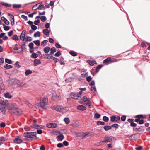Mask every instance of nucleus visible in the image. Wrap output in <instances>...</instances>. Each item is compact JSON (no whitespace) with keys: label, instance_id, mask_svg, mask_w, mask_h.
Returning a JSON list of instances; mask_svg holds the SVG:
<instances>
[{"label":"nucleus","instance_id":"2eb2a0df","mask_svg":"<svg viewBox=\"0 0 150 150\" xmlns=\"http://www.w3.org/2000/svg\"><path fill=\"white\" fill-rule=\"evenodd\" d=\"M71 97L73 98L76 99L78 97L77 93H71L70 94Z\"/></svg>","mask_w":150,"mask_h":150},{"label":"nucleus","instance_id":"2f4dec72","mask_svg":"<svg viewBox=\"0 0 150 150\" xmlns=\"http://www.w3.org/2000/svg\"><path fill=\"white\" fill-rule=\"evenodd\" d=\"M110 57L107 58L106 59L103 60V63H110Z\"/></svg>","mask_w":150,"mask_h":150},{"label":"nucleus","instance_id":"680f3d73","mask_svg":"<svg viewBox=\"0 0 150 150\" xmlns=\"http://www.w3.org/2000/svg\"><path fill=\"white\" fill-rule=\"evenodd\" d=\"M126 117L125 116H123L121 117V120L122 121H124L126 119Z\"/></svg>","mask_w":150,"mask_h":150},{"label":"nucleus","instance_id":"393cba45","mask_svg":"<svg viewBox=\"0 0 150 150\" xmlns=\"http://www.w3.org/2000/svg\"><path fill=\"white\" fill-rule=\"evenodd\" d=\"M50 50V54H53L55 52H56V49H55V47H53Z\"/></svg>","mask_w":150,"mask_h":150},{"label":"nucleus","instance_id":"603ef678","mask_svg":"<svg viewBox=\"0 0 150 150\" xmlns=\"http://www.w3.org/2000/svg\"><path fill=\"white\" fill-rule=\"evenodd\" d=\"M100 115L98 113H96L94 116L95 118H99L100 117Z\"/></svg>","mask_w":150,"mask_h":150},{"label":"nucleus","instance_id":"4d7b16f0","mask_svg":"<svg viewBox=\"0 0 150 150\" xmlns=\"http://www.w3.org/2000/svg\"><path fill=\"white\" fill-rule=\"evenodd\" d=\"M115 118H116V117H115V116H112L110 117V120L112 122H113L115 120Z\"/></svg>","mask_w":150,"mask_h":150},{"label":"nucleus","instance_id":"f704fd0d","mask_svg":"<svg viewBox=\"0 0 150 150\" xmlns=\"http://www.w3.org/2000/svg\"><path fill=\"white\" fill-rule=\"evenodd\" d=\"M40 32L38 31L34 33V36L35 37H40Z\"/></svg>","mask_w":150,"mask_h":150},{"label":"nucleus","instance_id":"79ce46f5","mask_svg":"<svg viewBox=\"0 0 150 150\" xmlns=\"http://www.w3.org/2000/svg\"><path fill=\"white\" fill-rule=\"evenodd\" d=\"M37 4L34 5L32 8V9L33 10H36L37 9H38V4Z\"/></svg>","mask_w":150,"mask_h":150},{"label":"nucleus","instance_id":"473e14b6","mask_svg":"<svg viewBox=\"0 0 150 150\" xmlns=\"http://www.w3.org/2000/svg\"><path fill=\"white\" fill-rule=\"evenodd\" d=\"M11 23L12 25H13L14 24V19L13 16H11Z\"/></svg>","mask_w":150,"mask_h":150},{"label":"nucleus","instance_id":"1a4fd4ad","mask_svg":"<svg viewBox=\"0 0 150 150\" xmlns=\"http://www.w3.org/2000/svg\"><path fill=\"white\" fill-rule=\"evenodd\" d=\"M61 107H62L58 105H53L51 107V108L57 111L61 112Z\"/></svg>","mask_w":150,"mask_h":150},{"label":"nucleus","instance_id":"e2e57ef3","mask_svg":"<svg viewBox=\"0 0 150 150\" xmlns=\"http://www.w3.org/2000/svg\"><path fill=\"white\" fill-rule=\"evenodd\" d=\"M13 32L12 30L9 31L8 33V35L9 36H11L13 35Z\"/></svg>","mask_w":150,"mask_h":150},{"label":"nucleus","instance_id":"bf43d9fd","mask_svg":"<svg viewBox=\"0 0 150 150\" xmlns=\"http://www.w3.org/2000/svg\"><path fill=\"white\" fill-rule=\"evenodd\" d=\"M91 91H93V90L95 92L96 91V89L95 86H91Z\"/></svg>","mask_w":150,"mask_h":150},{"label":"nucleus","instance_id":"09e8293b","mask_svg":"<svg viewBox=\"0 0 150 150\" xmlns=\"http://www.w3.org/2000/svg\"><path fill=\"white\" fill-rule=\"evenodd\" d=\"M39 5L38 6V9L39 10H41V9L43 8L44 7V6L43 5H41V4H39Z\"/></svg>","mask_w":150,"mask_h":150},{"label":"nucleus","instance_id":"aec40b11","mask_svg":"<svg viewBox=\"0 0 150 150\" xmlns=\"http://www.w3.org/2000/svg\"><path fill=\"white\" fill-rule=\"evenodd\" d=\"M43 32L45 35H48L50 33V31L47 29H44L43 30Z\"/></svg>","mask_w":150,"mask_h":150},{"label":"nucleus","instance_id":"7c9ffc66","mask_svg":"<svg viewBox=\"0 0 150 150\" xmlns=\"http://www.w3.org/2000/svg\"><path fill=\"white\" fill-rule=\"evenodd\" d=\"M4 96L6 98H11V96L8 93H7L4 94Z\"/></svg>","mask_w":150,"mask_h":150},{"label":"nucleus","instance_id":"5701e85b","mask_svg":"<svg viewBox=\"0 0 150 150\" xmlns=\"http://www.w3.org/2000/svg\"><path fill=\"white\" fill-rule=\"evenodd\" d=\"M57 139L58 141H61L63 140L64 138V137L63 135L61 134L58 135L57 137Z\"/></svg>","mask_w":150,"mask_h":150},{"label":"nucleus","instance_id":"49530a36","mask_svg":"<svg viewBox=\"0 0 150 150\" xmlns=\"http://www.w3.org/2000/svg\"><path fill=\"white\" fill-rule=\"evenodd\" d=\"M103 120L105 122H108L109 120L108 117L106 116H104L103 117Z\"/></svg>","mask_w":150,"mask_h":150},{"label":"nucleus","instance_id":"a211bd4d","mask_svg":"<svg viewBox=\"0 0 150 150\" xmlns=\"http://www.w3.org/2000/svg\"><path fill=\"white\" fill-rule=\"evenodd\" d=\"M7 140V139H6L3 137H0V146L4 142Z\"/></svg>","mask_w":150,"mask_h":150},{"label":"nucleus","instance_id":"de8ad7c7","mask_svg":"<svg viewBox=\"0 0 150 150\" xmlns=\"http://www.w3.org/2000/svg\"><path fill=\"white\" fill-rule=\"evenodd\" d=\"M31 28L33 30H35L37 29V27L33 24L31 26Z\"/></svg>","mask_w":150,"mask_h":150},{"label":"nucleus","instance_id":"9d476101","mask_svg":"<svg viewBox=\"0 0 150 150\" xmlns=\"http://www.w3.org/2000/svg\"><path fill=\"white\" fill-rule=\"evenodd\" d=\"M6 104L5 105H0V110L1 113L5 115L6 114V111L5 110Z\"/></svg>","mask_w":150,"mask_h":150},{"label":"nucleus","instance_id":"f03ea898","mask_svg":"<svg viewBox=\"0 0 150 150\" xmlns=\"http://www.w3.org/2000/svg\"><path fill=\"white\" fill-rule=\"evenodd\" d=\"M74 134L78 137L79 139H82L86 138L87 137L91 136H93V134L92 132H86L84 133L83 132L77 133L75 132Z\"/></svg>","mask_w":150,"mask_h":150},{"label":"nucleus","instance_id":"69168bd1","mask_svg":"<svg viewBox=\"0 0 150 150\" xmlns=\"http://www.w3.org/2000/svg\"><path fill=\"white\" fill-rule=\"evenodd\" d=\"M49 42L50 43H53L54 42V40L53 39H52V38H49Z\"/></svg>","mask_w":150,"mask_h":150},{"label":"nucleus","instance_id":"bb28decb","mask_svg":"<svg viewBox=\"0 0 150 150\" xmlns=\"http://www.w3.org/2000/svg\"><path fill=\"white\" fill-rule=\"evenodd\" d=\"M4 67L7 69H9L12 68L13 67V66L11 65H9L8 64H6L4 66Z\"/></svg>","mask_w":150,"mask_h":150},{"label":"nucleus","instance_id":"dca6fc26","mask_svg":"<svg viewBox=\"0 0 150 150\" xmlns=\"http://www.w3.org/2000/svg\"><path fill=\"white\" fill-rule=\"evenodd\" d=\"M1 19L4 23L7 25L9 24V21L7 20L4 17L2 16L1 17Z\"/></svg>","mask_w":150,"mask_h":150},{"label":"nucleus","instance_id":"423d86ee","mask_svg":"<svg viewBox=\"0 0 150 150\" xmlns=\"http://www.w3.org/2000/svg\"><path fill=\"white\" fill-rule=\"evenodd\" d=\"M114 138L111 137H107L104 138V141H102L100 142V144H103L104 142L107 143L108 142H112L114 141Z\"/></svg>","mask_w":150,"mask_h":150},{"label":"nucleus","instance_id":"9b49d317","mask_svg":"<svg viewBox=\"0 0 150 150\" xmlns=\"http://www.w3.org/2000/svg\"><path fill=\"white\" fill-rule=\"evenodd\" d=\"M32 127L38 129H42L44 128V126L42 125H36L35 124H33L31 126Z\"/></svg>","mask_w":150,"mask_h":150},{"label":"nucleus","instance_id":"e433bc0d","mask_svg":"<svg viewBox=\"0 0 150 150\" xmlns=\"http://www.w3.org/2000/svg\"><path fill=\"white\" fill-rule=\"evenodd\" d=\"M102 67V66L101 65H99L97 66L96 69V72H98L99 71V69H100Z\"/></svg>","mask_w":150,"mask_h":150},{"label":"nucleus","instance_id":"39448f33","mask_svg":"<svg viewBox=\"0 0 150 150\" xmlns=\"http://www.w3.org/2000/svg\"><path fill=\"white\" fill-rule=\"evenodd\" d=\"M48 99L47 98H43L41 102L40 103V105L41 107L44 109H46L47 108L46 106L47 105Z\"/></svg>","mask_w":150,"mask_h":150},{"label":"nucleus","instance_id":"6e6552de","mask_svg":"<svg viewBox=\"0 0 150 150\" xmlns=\"http://www.w3.org/2000/svg\"><path fill=\"white\" fill-rule=\"evenodd\" d=\"M23 140L21 138L20 136H17L15 137V139L13 140L14 143L17 144H19L21 143Z\"/></svg>","mask_w":150,"mask_h":150},{"label":"nucleus","instance_id":"052dcab7","mask_svg":"<svg viewBox=\"0 0 150 150\" xmlns=\"http://www.w3.org/2000/svg\"><path fill=\"white\" fill-rule=\"evenodd\" d=\"M110 62H115L116 59L114 58H112L111 57H110Z\"/></svg>","mask_w":150,"mask_h":150},{"label":"nucleus","instance_id":"cd10ccee","mask_svg":"<svg viewBox=\"0 0 150 150\" xmlns=\"http://www.w3.org/2000/svg\"><path fill=\"white\" fill-rule=\"evenodd\" d=\"M2 25L3 26V28L5 30L8 31L10 29V27L9 26L5 25L4 24Z\"/></svg>","mask_w":150,"mask_h":150},{"label":"nucleus","instance_id":"a878e982","mask_svg":"<svg viewBox=\"0 0 150 150\" xmlns=\"http://www.w3.org/2000/svg\"><path fill=\"white\" fill-rule=\"evenodd\" d=\"M38 56V55L37 54L35 53H33L32 55L31 56V57L32 58H37Z\"/></svg>","mask_w":150,"mask_h":150},{"label":"nucleus","instance_id":"a19ab883","mask_svg":"<svg viewBox=\"0 0 150 150\" xmlns=\"http://www.w3.org/2000/svg\"><path fill=\"white\" fill-rule=\"evenodd\" d=\"M5 60L6 62L8 64H11L12 63V61L10 59H5Z\"/></svg>","mask_w":150,"mask_h":150},{"label":"nucleus","instance_id":"338daca9","mask_svg":"<svg viewBox=\"0 0 150 150\" xmlns=\"http://www.w3.org/2000/svg\"><path fill=\"white\" fill-rule=\"evenodd\" d=\"M30 25H31H31H32L33 24V23L32 21H29L28 22H27Z\"/></svg>","mask_w":150,"mask_h":150},{"label":"nucleus","instance_id":"412c9836","mask_svg":"<svg viewBox=\"0 0 150 150\" xmlns=\"http://www.w3.org/2000/svg\"><path fill=\"white\" fill-rule=\"evenodd\" d=\"M87 62L88 63V64L91 66H93L95 64H96V62L95 60H88Z\"/></svg>","mask_w":150,"mask_h":150},{"label":"nucleus","instance_id":"3c124183","mask_svg":"<svg viewBox=\"0 0 150 150\" xmlns=\"http://www.w3.org/2000/svg\"><path fill=\"white\" fill-rule=\"evenodd\" d=\"M21 17L23 18L25 20H28V18L26 16H25L24 15H22L21 16Z\"/></svg>","mask_w":150,"mask_h":150},{"label":"nucleus","instance_id":"6ab92c4d","mask_svg":"<svg viewBox=\"0 0 150 150\" xmlns=\"http://www.w3.org/2000/svg\"><path fill=\"white\" fill-rule=\"evenodd\" d=\"M0 88L2 90H4V86L2 83V79L1 77H0Z\"/></svg>","mask_w":150,"mask_h":150},{"label":"nucleus","instance_id":"13d9d810","mask_svg":"<svg viewBox=\"0 0 150 150\" xmlns=\"http://www.w3.org/2000/svg\"><path fill=\"white\" fill-rule=\"evenodd\" d=\"M33 45L34 44L32 42L30 43L29 44V47L30 48H33Z\"/></svg>","mask_w":150,"mask_h":150},{"label":"nucleus","instance_id":"8fccbe9b","mask_svg":"<svg viewBox=\"0 0 150 150\" xmlns=\"http://www.w3.org/2000/svg\"><path fill=\"white\" fill-rule=\"evenodd\" d=\"M21 6V5H20L14 4L13 5V7L14 8H19Z\"/></svg>","mask_w":150,"mask_h":150},{"label":"nucleus","instance_id":"f3484780","mask_svg":"<svg viewBox=\"0 0 150 150\" xmlns=\"http://www.w3.org/2000/svg\"><path fill=\"white\" fill-rule=\"evenodd\" d=\"M41 64V62L40 60L35 59L34 60L33 62L34 65L35 66H36L38 65Z\"/></svg>","mask_w":150,"mask_h":150},{"label":"nucleus","instance_id":"c9c22d12","mask_svg":"<svg viewBox=\"0 0 150 150\" xmlns=\"http://www.w3.org/2000/svg\"><path fill=\"white\" fill-rule=\"evenodd\" d=\"M97 125H105V123L101 121H97Z\"/></svg>","mask_w":150,"mask_h":150},{"label":"nucleus","instance_id":"a18cd8bd","mask_svg":"<svg viewBox=\"0 0 150 150\" xmlns=\"http://www.w3.org/2000/svg\"><path fill=\"white\" fill-rule=\"evenodd\" d=\"M61 54L60 51H58L55 54L56 57H59L61 55Z\"/></svg>","mask_w":150,"mask_h":150},{"label":"nucleus","instance_id":"5fc2aeb1","mask_svg":"<svg viewBox=\"0 0 150 150\" xmlns=\"http://www.w3.org/2000/svg\"><path fill=\"white\" fill-rule=\"evenodd\" d=\"M40 20H35L34 21V24L35 25H38V24L40 23Z\"/></svg>","mask_w":150,"mask_h":150},{"label":"nucleus","instance_id":"864d4df0","mask_svg":"<svg viewBox=\"0 0 150 150\" xmlns=\"http://www.w3.org/2000/svg\"><path fill=\"white\" fill-rule=\"evenodd\" d=\"M64 146L63 144L62 143H59L57 144V147H62Z\"/></svg>","mask_w":150,"mask_h":150},{"label":"nucleus","instance_id":"b1692460","mask_svg":"<svg viewBox=\"0 0 150 150\" xmlns=\"http://www.w3.org/2000/svg\"><path fill=\"white\" fill-rule=\"evenodd\" d=\"M32 73V71L29 69H28L26 70L25 72V74L26 76H27L31 74Z\"/></svg>","mask_w":150,"mask_h":150},{"label":"nucleus","instance_id":"c756f323","mask_svg":"<svg viewBox=\"0 0 150 150\" xmlns=\"http://www.w3.org/2000/svg\"><path fill=\"white\" fill-rule=\"evenodd\" d=\"M64 121L65 122V123L67 124H68L70 122L69 119L68 117L64 118Z\"/></svg>","mask_w":150,"mask_h":150},{"label":"nucleus","instance_id":"0e129e2a","mask_svg":"<svg viewBox=\"0 0 150 150\" xmlns=\"http://www.w3.org/2000/svg\"><path fill=\"white\" fill-rule=\"evenodd\" d=\"M47 127L49 128H52V123L47 124Z\"/></svg>","mask_w":150,"mask_h":150},{"label":"nucleus","instance_id":"f8f14e48","mask_svg":"<svg viewBox=\"0 0 150 150\" xmlns=\"http://www.w3.org/2000/svg\"><path fill=\"white\" fill-rule=\"evenodd\" d=\"M77 108L78 110L81 111H84L86 109V107L85 106L82 105H78L77 107Z\"/></svg>","mask_w":150,"mask_h":150},{"label":"nucleus","instance_id":"6e6d98bb","mask_svg":"<svg viewBox=\"0 0 150 150\" xmlns=\"http://www.w3.org/2000/svg\"><path fill=\"white\" fill-rule=\"evenodd\" d=\"M52 128H56L57 127V125L55 123H52Z\"/></svg>","mask_w":150,"mask_h":150},{"label":"nucleus","instance_id":"20e7f679","mask_svg":"<svg viewBox=\"0 0 150 150\" xmlns=\"http://www.w3.org/2000/svg\"><path fill=\"white\" fill-rule=\"evenodd\" d=\"M52 94L51 99L52 100L58 101L60 100L61 97L59 93H57L56 91H52Z\"/></svg>","mask_w":150,"mask_h":150},{"label":"nucleus","instance_id":"c03bdc74","mask_svg":"<svg viewBox=\"0 0 150 150\" xmlns=\"http://www.w3.org/2000/svg\"><path fill=\"white\" fill-rule=\"evenodd\" d=\"M70 54L72 55L75 56L77 55V53L74 51H70Z\"/></svg>","mask_w":150,"mask_h":150},{"label":"nucleus","instance_id":"37998d69","mask_svg":"<svg viewBox=\"0 0 150 150\" xmlns=\"http://www.w3.org/2000/svg\"><path fill=\"white\" fill-rule=\"evenodd\" d=\"M18 84L21 87H26V84H24L23 85H22V83H21L19 81H18Z\"/></svg>","mask_w":150,"mask_h":150},{"label":"nucleus","instance_id":"f257e3e1","mask_svg":"<svg viewBox=\"0 0 150 150\" xmlns=\"http://www.w3.org/2000/svg\"><path fill=\"white\" fill-rule=\"evenodd\" d=\"M6 106L8 112L11 114L20 115L22 113V110L18 108L16 105L15 103H7L6 104Z\"/></svg>","mask_w":150,"mask_h":150},{"label":"nucleus","instance_id":"ddd939ff","mask_svg":"<svg viewBox=\"0 0 150 150\" xmlns=\"http://www.w3.org/2000/svg\"><path fill=\"white\" fill-rule=\"evenodd\" d=\"M69 110V108L68 107H62L61 112L65 113L67 112H68Z\"/></svg>","mask_w":150,"mask_h":150},{"label":"nucleus","instance_id":"c85d7f7f","mask_svg":"<svg viewBox=\"0 0 150 150\" xmlns=\"http://www.w3.org/2000/svg\"><path fill=\"white\" fill-rule=\"evenodd\" d=\"M48 41L47 40H45L42 42L41 45L42 47L45 46L47 43Z\"/></svg>","mask_w":150,"mask_h":150},{"label":"nucleus","instance_id":"7ed1b4c3","mask_svg":"<svg viewBox=\"0 0 150 150\" xmlns=\"http://www.w3.org/2000/svg\"><path fill=\"white\" fill-rule=\"evenodd\" d=\"M36 133L35 132H28L25 133L24 136L25 139L30 141L34 139H35L36 137Z\"/></svg>","mask_w":150,"mask_h":150},{"label":"nucleus","instance_id":"4c0bfd02","mask_svg":"<svg viewBox=\"0 0 150 150\" xmlns=\"http://www.w3.org/2000/svg\"><path fill=\"white\" fill-rule=\"evenodd\" d=\"M34 43L36 44V45L38 46H39L40 45V41L37 40L34 41Z\"/></svg>","mask_w":150,"mask_h":150},{"label":"nucleus","instance_id":"58836bf2","mask_svg":"<svg viewBox=\"0 0 150 150\" xmlns=\"http://www.w3.org/2000/svg\"><path fill=\"white\" fill-rule=\"evenodd\" d=\"M103 128L105 131H108L111 128V127L109 126H105L103 127Z\"/></svg>","mask_w":150,"mask_h":150},{"label":"nucleus","instance_id":"4be33fe9","mask_svg":"<svg viewBox=\"0 0 150 150\" xmlns=\"http://www.w3.org/2000/svg\"><path fill=\"white\" fill-rule=\"evenodd\" d=\"M50 50L49 47L47 46L45 47L44 49V51L46 53H48Z\"/></svg>","mask_w":150,"mask_h":150},{"label":"nucleus","instance_id":"4468645a","mask_svg":"<svg viewBox=\"0 0 150 150\" xmlns=\"http://www.w3.org/2000/svg\"><path fill=\"white\" fill-rule=\"evenodd\" d=\"M25 33L26 32L25 30H23L22 32L20 37V39L21 40H25Z\"/></svg>","mask_w":150,"mask_h":150},{"label":"nucleus","instance_id":"0eeeda50","mask_svg":"<svg viewBox=\"0 0 150 150\" xmlns=\"http://www.w3.org/2000/svg\"><path fill=\"white\" fill-rule=\"evenodd\" d=\"M82 100L84 101V102L85 103L86 105L88 106L89 108L91 107V103L86 97L84 96Z\"/></svg>","mask_w":150,"mask_h":150},{"label":"nucleus","instance_id":"ea45409f","mask_svg":"<svg viewBox=\"0 0 150 150\" xmlns=\"http://www.w3.org/2000/svg\"><path fill=\"white\" fill-rule=\"evenodd\" d=\"M40 19L42 22H44L47 20L46 17L45 16H42L40 17Z\"/></svg>","mask_w":150,"mask_h":150},{"label":"nucleus","instance_id":"774afa93","mask_svg":"<svg viewBox=\"0 0 150 150\" xmlns=\"http://www.w3.org/2000/svg\"><path fill=\"white\" fill-rule=\"evenodd\" d=\"M142 146H140L138 147H136L135 149L136 150H141L142 149Z\"/></svg>","mask_w":150,"mask_h":150},{"label":"nucleus","instance_id":"72a5a7b5","mask_svg":"<svg viewBox=\"0 0 150 150\" xmlns=\"http://www.w3.org/2000/svg\"><path fill=\"white\" fill-rule=\"evenodd\" d=\"M12 38L15 40H19V38L16 35H14L12 37Z\"/></svg>","mask_w":150,"mask_h":150}]
</instances>
